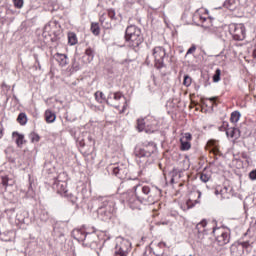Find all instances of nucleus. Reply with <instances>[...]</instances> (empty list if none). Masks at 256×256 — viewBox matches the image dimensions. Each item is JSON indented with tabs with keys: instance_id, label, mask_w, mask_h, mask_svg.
<instances>
[{
	"instance_id": "39",
	"label": "nucleus",
	"mask_w": 256,
	"mask_h": 256,
	"mask_svg": "<svg viewBox=\"0 0 256 256\" xmlns=\"http://www.w3.org/2000/svg\"><path fill=\"white\" fill-rule=\"evenodd\" d=\"M23 3V0H13L14 7H16V9H21L23 7Z\"/></svg>"
},
{
	"instance_id": "54",
	"label": "nucleus",
	"mask_w": 256,
	"mask_h": 256,
	"mask_svg": "<svg viewBox=\"0 0 256 256\" xmlns=\"http://www.w3.org/2000/svg\"><path fill=\"white\" fill-rule=\"evenodd\" d=\"M146 63H147V65H149V63H151V60H149V56H147V58H146Z\"/></svg>"
},
{
	"instance_id": "37",
	"label": "nucleus",
	"mask_w": 256,
	"mask_h": 256,
	"mask_svg": "<svg viewBox=\"0 0 256 256\" xmlns=\"http://www.w3.org/2000/svg\"><path fill=\"white\" fill-rule=\"evenodd\" d=\"M191 82H192L191 77L189 75H185L183 85H185V87H191Z\"/></svg>"
},
{
	"instance_id": "40",
	"label": "nucleus",
	"mask_w": 256,
	"mask_h": 256,
	"mask_svg": "<svg viewBox=\"0 0 256 256\" xmlns=\"http://www.w3.org/2000/svg\"><path fill=\"white\" fill-rule=\"evenodd\" d=\"M115 10L113 9H109L108 10V17H110L112 19V21H116L117 20V17L115 16Z\"/></svg>"
},
{
	"instance_id": "31",
	"label": "nucleus",
	"mask_w": 256,
	"mask_h": 256,
	"mask_svg": "<svg viewBox=\"0 0 256 256\" xmlns=\"http://www.w3.org/2000/svg\"><path fill=\"white\" fill-rule=\"evenodd\" d=\"M29 139H30L31 143H39L41 137L39 136V134H37L35 132H31L29 134Z\"/></svg>"
},
{
	"instance_id": "16",
	"label": "nucleus",
	"mask_w": 256,
	"mask_h": 256,
	"mask_svg": "<svg viewBox=\"0 0 256 256\" xmlns=\"http://www.w3.org/2000/svg\"><path fill=\"white\" fill-rule=\"evenodd\" d=\"M226 135L227 137H230V139L237 141V139L241 137V130H239V128L231 127L226 129Z\"/></svg>"
},
{
	"instance_id": "15",
	"label": "nucleus",
	"mask_w": 256,
	"mask_h": 256,
	"mask_svg": "<svg viewBox=\"0 0 256 256\" xmlns=\"http://www.w3.org/2000/svg\"><path fill=\"white\" fill-rule=\"evenodd\" d=\"M87 235L89 234H87L84 229L76 228L72 231V237L76 241H80V242L85 241V239H87Z\"/></svg>"
},
{
	"instance_id": "59",
	"label": "nucleus",
	"mask_w": 256,
	"mask_h": 256,
	"mask_svg": "<svg viewBox=\"0 0 256 256\" xmlns=\"http://www.w3.org/2000/svg\"><path fill=\"white\" fill-rule=\"evenodd\" d=\"M162 225H167V223H166V222H163Z\"/></svg>"
},
{
	"instance_id": "26",
	"label": "nucleus",
	"mask_w": 256,
	"mask_h": 256,
	"mask_svg": "<svg viewBox=\"0 0 256 256\" xmlns=\"http://www.w3.org/2000/svg\"><path fill=\"white\" fill-rule=\"evenodd\" d=\"M180 149L181 151H189V149H191V142L185 140V139H180Z\"/></svg>"
},
{
	"instance_id": "7",
	"label": "nucleus",
	"mask_w": 256,
	"mask_h": 256,
	"mask_svg": "<svg viewBox=\"0 0 256 256\" xmlns=\"http://www.w3.org/2000/svg\"><path fill=\"white\" fill-rule=\"evenodd\" d=\"M152 55L154 57L156 69H163V67H165V57H167L165 48L163 46L154 47Z\"/></svg>"
},
{
	"instance_id": "20",
	"label": "nucleus",
	"mask_w": 256,
	"mask_h": 256,
	"mask_svg": "<svg viewBox=\"0 0 256 256\" xmlns=\"http://www.w3.org/2000/svg\"><path fill=\"white\" fill-rule=\"evenodd\" d=\"M17 209V207H12L5 210L7 218L11 223H15V219L17 217Z\"/></svg>"
},
{
	"instance_id": "27",
	"label": "nucleus",
	"mask_w": 256,
	"mask_h": 256,
	"mask_svg": "<svg viewBox=\"0 0 256 256\" xmlns=\"http://www.w3.org/2000/svg\"><path fill=\"white\" fill-rule=\"evenodd\" d=\"M241 119V113L239 111H234L231 113L230 121L231 123H237Z\"/></svg>"
},
{
	"instance_id": "43",
	"label": "nucleus",
	"mask_w": 256,
	"mask_h": 256,
	"mask_svg": "<svg viewBox=\"0 0 256 256\" xmlns=\"http://www.w3.org/2000/svg\"><path fill=\"white\" fill-rule=\"evenodd\" d=\"M180 139H184V141H188L191 142V139H193V136L191 135V133L187 132L184 134V136Z\"/></svg>"
},
{
	"instance_id": "47",
	"label": "nucleus",
	"mask_w": 256,
	"mask_h": 256,
	"mask_svg": "<svg viewBox=\"0 0 256 256\" xmlns=\"http://www.w3.org/2000/svg\"><path fill=\"white\" fill-rule=\"evenodd\" d=\"M55 26V22H51L46 26V29H49V27H53Z\"/></svg>"
},
{
	"instance_id": "57",
	"label": "nucleus",
	"mask_w": 256,
	"mask_h": 256,
	"mask_svg": "<svg viewBox=\"0 0 256 256\" xmlns=\"http://www.w3.org/2000/svg\"><path fill=\"white\" fill-rule=\"evenodd\" d=\"M36 63H38L39 69H41V65L39 64V60L36 59Z\"/></svg>"
},
{
	"instance_id": "44",
	"label": "nucleus",
	"mask_w": 256,
	"mask_h": 256,
	"mask_svg": "<svg viewBox=\"0 0 256 256\" xmlns=\"http://www.w3.org/2000/svg\"><path fill=\"white\" fill-rule=\"evenodd\" d=\"M227 129H229V122H223L222 123V126H220V131H226L227 132Z\"/></svg>"
},
{
	"instance_id": "33",
	"label": "nucleus",
	"mask_w": 256,
	"mask_h": 256,
	"mask_svg": "<svg viewBox=\"0 0 256 256\" xmlns=\"http://www.w3.org/2000/svg\"><path fill=\"white\" fill-rule=\"evenodd\" d=\"M137 129L141 133V131H145V119L137 120Z\"/></svg>"
},
{
	"instance_id": "28",
	"label": "nucleus",
	"mask_w": 256,
	"mask_h": 256,
	"mask_svg": "<svg viewBox=\"0 0 256 256\" xmlns=\"http://www.w3.org/2000/svg\"><path fill=\"white\" fill-rule=\"evenodd\" d=\"M54 233H58V237L65 235V230L61 227V224L57 223L54 225Z\"/></svg>"
},
{
	"instance_id": "53",
	"label": "nucleus",
	"mask_w": 256,
	"mask_h": 256,
	"mask_svg": "<svg viewBox=\"0 0 256 256\" xmlns=\"http://www.w3.org/2000/svg\"><path fill=\"white\" fill-rule=\"evenodd\" d=\"M158 245L159 247H165L166 244L164 242H160Z\"/></svg>"
},
{
	"instance_id": "38",
	"label": "nucleus",
	"mask_w": 256,
	"mask_h": 256,
	"mask_svg": "<svg viewBox=\"0 0 256 256\" xmlns=\"http://www.w3.org/2000/svg\"><path fill=\"white\" fill-rule=\"evenodd\" d=\"M209 179H211V176L209 174H205V173H202L200 175V180L203 182V183H207L209 181Z\"/></svg>"
},
{
	"instance_id": "6",
	"label": "nucleus",
	"mask_w": 256,
	"mask_h": 256,
	"mask_svg": "<svg viewBox=\"0 0 256 256\" xmlns=\"http://www.w3.org/2000/svg\"><path fill=\"white\" fill-rule=\"evenodd\" d=\"M251 245L253 242L244 241V242H236L230 246V255L231 256H246L245 251H250Z\"/></svg>"
},
{
	"instance_id": "32",
	"label": "nucleus",
	"mask_w": 256,
	"mask_h": 256,
	"mask_svg": "<svg viewBox=\"0 0 256 256\" xmlns=\"http://www.w3.org/2000/svg\"><path fill=\"white\" fill-rule=\"evenodd\" d=\"M95 99L98 103H102V101L104 100L105 101V94H103V92L101 91H97L95 92Z\"/></svg>"
},
{
	"instance_id": "56",
	"label": "nucleus",
	"mask_w": 256,
	"mask_h": 256,
	"mask_svg": "<svg viewBox=\"0 0 256 256\" xmlns=\"http://www.w3.org/2000/svg\"><path fill=\"white\" fill-rule=\"evenodd\" d=\"M253 57H254V59H256V49H254V51H253Z\"/></svg>"
},
{
	"instance_id": "10",
	"label": "nucleus",
	"mask_w": 256,
	"mask_h": 256,
	"mask_svg": "<svg viewBox=\"0 0 256 256\" xmlns=\"http://www.w3.org/2000/svg\"><path fill=\"white\" fill-rule=\"evenodd\" d=\"M131 251V242L129 240H122L115 247L114 256H127Z\"/></svg>"
},
{
	"instance_id": "9",
	"label": "nucleus",
	"mask_w": 256,
	"mask_h": 256,
	"mask_svg": "<svg viewBox=\"0 0 256 256\" xmlns=\"http://www.w3.org/2000/svg\"><path fill=\"white\" fill-rule=\"evenodd\" d=\"M229 33L235 41H243L245 39V25L230 24Z\"/></svg>"
},
{
	"instance_id": "34",
	"label": "nucleus",
	"mask_w": 256,
	"mask_h": 256,
	"mask_svg": "<svg viewBox=\"0 0 256 256\" xmlns=\"http://www.w3.org/2000/svg\"><path fill=\"white\" fill-rule=\"evenodd\" d=\"M221 81V69H216L215 74L213 75V82L219 83Z\"/></svg>"
},
{
	"instance_id": "1",
	"label": "nucleus",
	"mask_w": 256,
	"mask_h": 256,
	"mask_svg": "<svg viewBox=\"0 0 256 256\" xmlns=\"http://www.w3.org/2000/svg\"><path fill=\"white\" fill-rule=\"evenodd\" d=\"M133 191H127L122 195L123 200L128 203L130 209H139L140 203L154 205L156 201H159V197H161V190L159 188H151L139 183L133 186Z\"/></svg>"
},
{
	"instance_id": "36",
	"label": "nucleus",
	"mask_w": 256,
	"mask_h": 256,
	"mask_svg": "<svg viewBox=\"0 0 256 256\" xmlns=\"http://www.w3.org/2000/svg\"><path fill=\"white\" fill-rule=\"evenodd\" d=\"M225 193H227V187H224L223 189H216L215 190V195H220L221 199H225Z\"/></svg>"
},
{
	"instance_id": "21",
	"label": "nucleus",
	"mask_w": 256,
	"mask_h": 256,
	"mask_svg": "<svg viewBox=\"0 0 256 256\" xmlns=\"http://www.w3.org/2000/svg\"><path fill=\"white\" fill-rule=\"evenodd\" d=\"M94 58L95 51H93V49L91 48L86 49L85 54L83 56L84 63H91V61H93Z\"/></svg>"
},
{
	"instance_id": "4",
	"label": "nucleus",
	"mask_w": 256,
	"mask_h": 256,
	"mask_svg": "<svg viewBox=\"0 0 256 256\" xmlns=\"http://www.w3.org/2000/svg\"><path fill=\"white\" fill-rule=\"evenodd\" d=\"M125 40L131 49H137V47L143 43L141 29L135 25L128 26L125 31Z\"/></svg>"
},
{
	"instance_id": "18",
	"label": "nucleus",
	"mask_w": 256,
	"mask_h": 256,
	"mask_svg": "<svg viewBox=\"0 0 256 256\" xmlns=\"http://www.w3.org/2000/svg\"><path fill=\"white\" fill-rule=\"evenodd\" d=\"M110 169L112 170L113 175H115V177H118L119 179H123V175L127 173V170H125L124 167L120 166H112Z\"/></svg>"
},
{
	"instance_id": "2",
	"label": "nucleus",
	"mask_w": 256,
	"mask_h": 256,
	"mask_svg": "<svg viewBox=\"0 0 256 256\" xmlns=\"http://www.w3.org/2000/svg\"><path fill=\"white\" fill-rule=\"evenodd\" d=\"M196 231L198 233V239H205V235L213 233V235L216 237L215 243H217L219 247H224V245H227V243L231 241V236L229 233L222 231L220 228L213 227L212 230L207 228V220H202L199 222L196 225Z\"/></svg>"
},
{
	"instance_id": "48",
	"label": "nucleus",
	"mask_w": 256,
	"mask_h": 256,
	"mask_svg": "<svg viewBox=\"0 0 256 256\" xmlns=\"http://www.w3.org/2000/svg\"><path fill=\"white\" fill-rule=\"evenodd\" d=\"M1 127H2V125L0 123V139L3 137V129Z\"/></svg>"
},
{
	"instance_id": "12",
	"label": "nucleus",
	"mask_w": 256,
	"mask_h": 256,
	"mask_svg": "<svg viewBox=\"0 0 256 256\" xmlns=\"http://www.w3.org/2000/svg\"><path fill=\"white\" fill-rule=\"evenodd\" d=\"M52 187L62 197H68L69 190H67V182L55 179Z\"/></svg>"
},
{
	"instance_id": "8",
	"label": "nucleus",
	"mask_w": 256,
	"mask_h": 256,
	"mask_svg": "<svg viewBox=\"0 0 256 256\" xmlns=\"http://www.w3.org/2000/svg\"><path fill=\"white\" fill-rule=\"evenodd\" d=\"M111 99H114V101H121V99L124 100V105L122 108L121 113H125V110L127 109V98L123 93L121 92H110L108 95V98L106 100L107 105H110L111 107H114L115 109H119L120 105L119 104H112Z\"/></svg>"
},
{
	"instance_id": "5",
	"label": "nucleus",
	"mask_w": 256,
	"mask_h": 256,
	"mask_svg": "<svg viewBox=\"0 0 256 256\" xmlns=\"http://www.w3.org/2000/svg\"><path fill=\"white\" fill-rule=\"evenodd\" d=\"M156 149L155 143L145 142L140 146H136L134 155H136L139 159H147L148 157H151L153 153H155Z\"/></svg>"
},
{
	"instance_id": "30",
	"label": "nucleus",
	"mask_w": 256,
	"mask_h": 256,
	"mask_svg": "<svg viewBox=\"0 0 256 256\" xmlns=\"http://www.w3.org/2000/svg\"><path fill=\"white\" fill-rule=\"evenodd\" d=\"M17 121L20 123V125H27V114L20 113L18 115Z\"/></svg>"
},
{
	"instance_id": "25",
	"label": "nucleus",
	"mask_w": 256,
	"mask_h": 256,
	"mask_svg": "<svg viewBox=\"0 0 256 256\" xmlns=\"http://www.w3.org/2000/svg\"><path fill=\"white\" fill-rule=\"evenodd\" d=\"M68 43L70 45H77L78 39H77V34H75V32L68 33Z\"/></svg>"
},
{
	"instance_id": "42",
	"label": "nucleus",
	"mask_w": 256,
	"mask_h": 256,
	"mask_svg": "<svg viewBox=\"0 0 256 256\" xmlns=\"http://www.w3.org/2000/svg\"><path fill=\"white\" fill-rule=\"evenodd\" d=\"M197 51V46L195 44H192V46L188 49L186 55H191Z\"/></svg>"
},
{
	"instance_id": "50",
	"label": "nucleus",
	"mask_w": 256,
	"mask_h": 256,
	"mask_svg": "<svg viewBox=\"0 0 256 256\" xmlns=\"http://www.w3.org/2000/svg\"><path fill=\"white\" fill-rule=\"evenodd\" d=\"M216 99H217V98L212 97V98H209L208 100L211 101V103H215Z\"/></svg>"
},
{
	"instance_id": "58",
	"label": "nucleus",
	"mask_w": 256,
	"mask_h": 256,
	"mask_svg": "<svg viewBox=\"0 0 256 256\" xmlns=\"http://www.w3.org/2000/svg\"><path fill=\"white\" fill-rule=\"evenodd\" d=\"M110 27H111V24H108V25L106 26L107 29H109Z\"/></svg>"
},
{
	"instance_id": "41",
	"label": "nucleus",
	"mask_w": 256,
	"mask_h": 256,
	"mask_svg": "<svg viewBox=\"0 0 256 256\" xmlns=\"http://www.w3.org/2000/svg\"><path fill=\"white\" fill-rule=\"evenodd\" d=\"M248 177L250 181H256V169L249 172Z\"/></svg>"
},
{
	"instance_id": "14",
	"label": "nucleus",
	"mask_w": 256,
	"mask_h": 256,
	"mask_svg": "<svg viewBox=\"0 0 256 256\" xmlns=\"http://www.w3.org/2000/svg\"><path fill=\"white\" fill-rule=\"evenodd\" d=\"M15 185V180L9 178V176L0 177V193H5L8 187H13Z\"/></svg>"
},
{
	"instance_id": "62",
	"label": "nucleus",
	"mask_w": 256,
	"mask_h": 256,
	"mask_svg": "<svg viewBox=\"0 0 256 256\" xmlns=\"http://www.w3.org/2000/svg\"><path fill=\"white\" fill-rule=\"evenodd\" d=\"M1 1H3V0H0V3H1Z\"/></svg>"
},
{
	"instance_id": "11",
	"label": "nucleus",
	"mask_w": 256,
	"mask_h": 256,
	"mask_svg": "<svg viewBox=\"0 0 256 256\" xmlns=\"http://www.w3.org/2000/svg\"><path fill=\"white\" fill-rule=\"evenodd\" d=\"M201 195V191L199 190L190 192V198L186 202L188 209H193L195 205H199V203H201Z\"/></svg>"
},
{
	"instance_id": "17",
	"label": "nucleus",
	"mask_w": 256,
	"mask_h": 256,
	"mask_svg": "<svg viewBox=\"0 0 256 256\" xmlns=\"http://www.w3.org/2000/svg\"><path fill=\"white\" fill-rule=\"evenodd\" d=\"M55 61L59 63L60 67H65L69 64V58L67 57V54H61V53H56L54 55Z\"/></svg>"
},
{
	"instance_id": "29",
	"label": "nucleus",
	"mask_w": 256,
	"mask_h": 256,
	"mask_svg": "<svg viewBox=\"0 0 256 256\" xmlns=\"http://www.w3.org/2000/svg\"><path fill=\"white\" fill-rule=\"evenodd\" d=\"M91 32L93 33V35H99V33H101V28H99V23H92L91 24Z\"/></svg>"
},
{
	"instance_id": "19",
	"label": "nucleus",
	"mask_w": 256,
	"mask_h": 256,
	"mask_svg": "<svg viewBox=\"0 0 256 256\" xmlns=\"http://www.w3.org/2000/svg\"><path fill=\"white\" fill-rule=\"evenodd\" d=\"M12 138L18 147H23V143H25V136L23 134H19V132H13Z\"/></svg>"
},
{
	"instance_id": "46",
	"label": "nucleus",
	"mask_w": 256,
	"mask_h": 256,
	"mask_svg": "<svg viewBox=\"0 0 256 256\" xmlns=\"http://www.w3.org/2000/svg\"><path fill=\"white\" fill-rule=\"evenodd\" d=\"M87 139H88L90 145H95V140H93V136L89 135V136L87 137Z\"/></svg>"
},
{
	"instance_id": "52",
	"label": "nucleus",
	"mask_w": 256,
	"mask_h": 256,
	"mask_svg": "<svg viewBox=\"0 0 256 256\" xmlns=\"http://www.w3.org/2000/svg\"><path fill=\"white\" fill-rule=\"evenodd\" d=\"M100 21H101V23L103 25V23H105V18L103 16H101Z\"/></svg>"
},
{
	"instance_id": "23",
	"label": "nucleus",
	"mask_w": 256,
	"mask_h": 256,
	"mask_svg": "<svg viewBox=\"0 0 256 256\" xmlns=\"http://www.w3.org/2000/svg\"><path fill=\"white\" fill-rule=\"evenodd\" d=\"M239 0H226L224 2V7H226V9H229V11H235L237 9V2Z\"/></svg>"
},
{
	"instance_id": "49",
	"label": "nucleus",
	"mask_w": 256,
	"mask_h": 256,
	"mask_svg": "<svg viewBox=\"0 0 256 256\" xmlns=\"http://www.w3.org/2000/svg\"><path fill=\"white\" fill-rule=\"evenodd\" d=\"M131 183H139V180L137 178L133 179V180H130V185Z\"/></svg>"
},
{
	"instance_id": "3",
	"label": "nucleus",
	"mask_w": 256,
	"mask_h": 256,
	"mask_svg": "<svg viewBox=\"0 0 256 256\" xmlns=\"http://www.w3.org/2000/svg\"><path fill=\"white\" fill-rule=\"evenodd\" d=\"M99 201L101 204L97 210L98 217L101 221H109V219L113 217L115 211H117V208L115 207V199L100 197Z\"/></svg>"
},
{
	"instance_id": "55",
	"label": "nucleus",
	"mask_w": 256,
	"mask_h": 256,
	"mask_svg": "<svg viewBox=\"0 0 256 256\" xmlns=\"http://www.w3.org/2000/svg\"><path fill=\"white\" fill-rule=\"evenodd\" d=\"M213 153H219V150L217 148L212 149Z\"/></svg>"
},
{
	"instance_id": "35",
	"label": "nucleus",
	"mask_w": 256,
	"mask_h": 256,
	"mask_svg": "<svg viewBox=\"0 0 256 256\" xmlns=\"http://www.w3.org/2000/svg\"><path fill=\"white\" fill-rule=\"evenodd\" d=\"M40 219L44 222L49 221V212L47 210L40 211Z\"/></svg>"
},
{
	"instance_id": "24",
	"label": "nucleus",
	"mask_w": 256,
	"mask_h": 256,
	"mask_svg": "<svg viewBox=\"0 0 256 256\" xmlns=\"http://www.w3.org/2000/svg\"><path fill=\"white\" fill-rule=\"evenodd\" d=\"M45 119L48 123H55V120L57 119V115H55L54 112L51 110H46Z\"/></svg>"
},
{
	"instance_id": "51",
	"label": "nucleus",
	"mask_w": 256,
	"mask_h": 256,
	"mask_svg": "<svg viewBox=\"0 0 256 256\" xmlns=\"http://www.w3.org/2000/svg\"><path fill=\"white\" fill-rule=\"evenodd\" d=\"M153 77V82H154V85L157 86V78H155V76H152Z\"/></svg>"
},
{
	"instance_id": "45",
	"label": "nucleus",
	"mask_w": 256,
	"mask_h": 256,
	"mask_svg": "<svg viewBox=\"0 0 256 256\" xmlns=\"http://www.w3.org/2000/svg\"><path fill=\"white\" fill-rule=\"evenodd\" d=\"M67 197L72 203H76L77 202V198L75 197V195L71 194L68 192V196H64Z\"/></svg>"
},
{
	"instance_id": "22",
	"label": "nucleus",
	"mask_w": 256,
	"mask_h": 256,
	"mask_svg": "<svg viewBox=\"0 0 256 256\" xmlns=\"http://www.w3.org/2000/svg\"><path fill=\"white\" fill-rule=\"evenodd\" d=\"M199 19L202 23V27H204L205 29H211V27H213V18H205L203 16H199Z\"/></svg>"
},
{
	"instance_id": "13",
	"label": "nucleus",
	"mask_w": 256,
	"mask_h": 256,
	"mask_svg": "<svg viewBox=\"0 0 256 256\" xmlns=\"http://www.w3.org/2000/svg\"><path fill=\"white\" fill-rule=\"evenodd\" d=\"M27 219H29V212H27L23 208H17L16 218L14 220V223H16V225L25 224L27 223Z\"/></svg>"
},
{
	"instance_id": "61",
	"label": "nucleus",
	"mask_w": 256,
	"mask_h": 256,
	"mask_svg": "<svg viewBox=\"0 0 256 256\" xmlns=\"http://www.w3.org/2000/svg\"><path fill=\"white\" fill-rule=\"evenodd\" d=\"M29 191H31V185H30V187H29Z\"/></svg>"
},
{
	"instance_id": "60",
	"label": "nucleus",
	"mask_w": 256,
	"mask_h": 256,
	"mask_svg": "<svg viewBox=\"0 0 256 256\" xmlns=\"http://www.w3.org/2000/svg\"><path fill=\"white\" fill-rule=\"evenodd\" d=\"M152 129H155V125H152Z\"/></svg>"
}]
</instances>
